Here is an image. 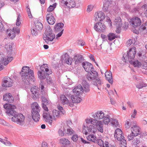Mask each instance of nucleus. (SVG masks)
<instances>
[{
  "mask_svg": "<svg viewBox=\"0 0 147 147\" xmlns=\"http://www.w3.org/2000/svg\"><path fill=\"white\" fill-rule=\"evenodd\" d=\"M136 48L135 47L130 48L126 55H123L122 60L125 63L129 61L130 64L134 67H139L142 65L141 63L138 60L134 59L136 54Z\"/></svg>",
  "mask_w": 147,
  "mask_h": 147,
  "instance_id": "f257e3e1",
  "label": "nucleus"
},
{
  "mask_svg": "<svg viewBox=\"0 0 147 147\" xmlns=\"http://www.w3.org/2000/svg\"><path fill=\"white\" fill-rule=\"evenodd\" d=\"M89 73L85 74L83 78L90 82L92 81V83L96 86L98 89H100L102 83L99 78L98 73L94 70H92Z\"/></svg>",
  "mask_w": 147,
  "mask_h": 147,
  "instance_id": "f03ea898",
  "label": "nucleus"
},
{
  "mask_svg": "<svg viewBox=\"0 0 147 147\" xmlns=\"http://www.w3.org/2000/svg\"><path fill=\"white\" fill-rule=\"evenodd\" d=\"M22 80L26 84H29L30 82L34 81L33 71L30 69L29 67L24 66L21 71Z\"/></svg>",
  "mask_w": 147,
  "mask_h": 147,
  "instance_id": "7ed1b4c3",
  "label": "nucleus"
},
{
  "mask_svg": "<svg viewBox=\"0 0 147 147\" xmlns=\"http://www.w3.org/2000/svg\"><path fill=\"white\" fill-rule=\"evenodd\" d=\"M31 114L32 118L35 121H38L40 119V115L39 112L40 111V108L38 103L35 102L31 104Z\"/></svg>",
  "mask_w": 147,
  "mask_h": 147,
  "instance_id": "20e7f679",
  "label": "nucleus"
},
{
  "mask_svg": "<svg viewBox=\"0 0 147 147\" xmlns=\"http://www.w3.org/2000/svg\"><path fill=\"white\" fill-rule=\"evenodd\" d=\"M55 38V35L52 32L51 29L50 27L48 28L45 32V35L43 36L44 40L48 43L53 41Z\"/></svg>",
  "mask_w": 147,
  "mask_h": 147,
  "instance_id": "39448f33",
  "label": "nucleus"
},
{
  "mask_svg": "<svg viewBox=\"0 0 147 147\" xmlns=\"http://www.w3.org/2000/svg\"><path fill=\"white\" fill-rule=\"evenodd\" d=\"M140 128L136 125H133L131 127V133L129 134L128 131L126 132V136H127L128 138H134L139 134Z\"/></svg>",
  "mask_w": 147,
  "mask_h": 147,
  "instance_id": "423d86ee",
  "label": "nucleus"
},
{
  "mask_svg": "<svg viewBox=\"0 0 147 147\" xmlns=\"http://www.w3.org/2000/svg\"><path fill=\"white\" fill-rule=\"evenodd\" d=\"M20 29L18 27H15L12 29H8L6 32V34L11 39H13L16 36V34L20 32Z\"/></svg>",
  "mask_w": 147,
  "mask_h": 147,
  "instance_id": "0eeeda50",
  "label": "nucleus"
},
{
  "mask_svg": "<svg viewBox=\"0 0 147 147\" xmlns=\"http://www.w3.org/2000/svg\"><path fill=\"white\" fill-rule=\"evenodd\" d=\"M43 28V25L40 22H37L35 24V26L31 30V32L32 35L36 36L38 33L40 32Z\"/></svg>",
  "mask_w": 147,
  "mask_h": 147,
  "instance_id": "6e6552de",
  "label": "nucleus"
},
{
  "mask_svg": "<svg viewBox=\"0 0 147 147\" xmlns=\"http://www.w3.org/2000/svg\"><path fill=\"white\" fill-rule=\"evenodd\" d=\"M42 117L43 120L51 126L52 125L53 119L51 111L43 112Z\"/></svg>",
  "mask_w": 147,
  "mask_h": 147,
  "instance_id": "1a4fd4ad",
  "label": "nucleus"
},
{
  "mask_svg": "<svg viewBox=\"0 0 147 147\" xmlns=\"http://www.w3.org/2000/svg\"><path fill=\"white\" fill-rule=\"evenodd\" d=\"M86 128L87 129L88 131L86 130H85L84 131L85 135L89 134L88 136V138H94L93 134H90V132L94 133L97 130L96 128L93 125H90L88 126H87Z\"/></svg>",
  "mask_w": 147,
  "mask_h": 147,
  "instance_id": "9d476101",
  "label": "nucleus"
},
{
  "mask_svg": "<svg viewBox=\"0 0 147 147\" xmlns=\"http://www.w3.org/2000/svg\"><path fill=\"white\" fill-rule=\"evenodd\" d=\"M13 59L12 57H9L2 54H0V63L4 65H7Z\"/></svg>",
  "mask_w": 147,
  "mask_h": 147,
  "instance_id": "9b49d317",
  "label": "nucleus"
},
{
  "mask_svg": "<svg viewBox=\"0 0 147 147\" xmlns=\"http://www.w3.org/2000/svg\"><path fill=\"white\" fill-rule=\"evenodd\" d=\"M3 107L6 109V113L8 115H10L12 112L15 111L14 110L16 109V107L14 105L7 103L4 105Z\"/></svg>",
  "mask_w": 147,
  "mask_h": 147,
  "instance_id": "f8f14e48",
  "label": "nucleus"
},
{
  "mask_svg": "<svg viewBox=\"0 0 147 147\" xmlns=\"http://www.w3.org/2000/svg\"><path fill=\"white\" fill-rule=\"evenodd\" d=\"M100 22H98L94 24V29L97 32H102L104 31L106 27L104 23Z\"/></svg>",
  "mask_w": 147,
  "mask_h": 147,
  "instance_id": "ddd939ff",
  "label": "nucleus"
},
{
  "mask_svg": "<svg viewBox=\"0 0 147 147\" xmlns=\"http://www.w3.org/2000/svg\"><path fill=\"white\" fill-rule=\"evenodd\" d=\"M95 21L98 22L102 21L105 19V16L104 13L101 11H97L95 13Z\"/></svg>",
  "mask_w": 147,
  "mask_h": 147,
  "instance_id": "4468645a",
  "label": "nucleus"
},
{
  "mask_svg": "<svg viewBox=\"0 0 147 147\" xmlns=\"http://www.w3.org/2000/svg\"><path fill=\"white\" fill-rule=\"evenodd\" d=\"M46 20L50 25H53L55 22V19L53 14L51 12L48 13L46 15Z\"/></svg>",
  "mask_w": 147,
  "mask_h": 147,
  "instance_id": "2eb2a0df",
  "label": "nucleus"
},
{
  "mask_svg": "<svg viewBox=\"0 0 147 147\" xmlns=\"http://www.w3.org/2000/svg\"><path fill=\"white\" fill-rule=\"evenodd\" d=\"M83 68L87 73L90 72L92 70H94L93 65L87 62H83Z\"/></svg>",
  "mask_w": 147,
  "mask_h": 147,
  "instance_id": "dca6fc26",
  "label": "nucleus"
},
{
  "mask_svg": "<svg viewBox=\"0 0 147 147\" xmlns=\"http://www.w3.org/2000/svg\"><path fill=\"white\" fill-rule=\"evenodd\" d=\"M13 80L9 77L4 78L3 82V86L5 87H9L12 86Z\"/></svg>",
  "mask_w": 147,
  "mask_h": 147,
  "instance_id": "f3484780",
  "label": "nucleus"
},
{
  "mask_svg": "<svg viewBox=\"0 0 147 147\" xmlns=\"http://www.w3.org/2000/svg\"><path fill=\"white\" fill-rule=\"evenodd\" d=\"M62 3L69 8L74 7L76 5L74 0H63Z\"/></svg>",
  "mask_w": 147,
  "mask_h": 147,
  "instance_id": "a211bd4d",
  "label": "nucleus"
},
{
  "mask_svg": "<svg viewBox=\"0 0 147 147\" xmlns=\"http://www.w3.org/2000/svg\"><path fill=\"white\" fill-rule=\"evenodd\" d=\"M104 113L102 111H98L92 115V117L95 119L98 120L104 117Z\"/></svg>",
  "mask_w": 147,
  "mask_h": 147,
  "instance_id": "6ab92c4d",
  "label": "nucleus"
},
{
  "mask_svg": "<svg viewBox=\"0 0 147 147\" xmlns=\"http://www.w3.org/2000/svg\"><path fill=\"white\" fill-rule=\"evenodd\" d=\"M3 100L10 103L13 102L14 101V98L12 95L9 93H6L3 95Z\"/></svg>",
  "mask_w": 147,
  "mask_h": 147,
  "instance_id": "aec40b11",
  "label": "nucleus"
},
{
  "mask_svg": "<svg viewBox=\"0 0 147 147\" xmlns=\"http://www.w3.org/2000/svg\"><path fill=\"white\" fill-rule=\"evenodd\" d=\"M51 113L53 121H56L60 116L61 115L59 111L56 109H53Z\"/></svg>",
  "mask_w": 147,
  "mask_h": 147,
  "instance_id": "412c9836",
  "label": "nucleus"
},
{
  "mask_svg": "<svg viewBox=\"0 0 147 147\" xmlns=\"http://www.w3.org/2000/svg\"><path fill=\"white\" fill-rule=\"evenodd\" d=\"M90 91V86L86 80L83 78V94L87 93Z\"/></svg>",
  "mask_w": 147,
  "mask_h": 147,
  "instance_id": "4be33fe9",
  "label": "nucleus"
},
{
  "mask_svg": "<svg viewBox=\"0 0 147 147\" xmlns=\"http://www.w3.org/2000/svg\"><path fill=\"white\" fill-rule=\"evenodd\" d=\"M89 141L96 142L101 147H105L104 146V142L100 138H87Z\"/></svg>",
  "mask_w": 147,
  "mask_h": 147,
  "instance_id": "5701e85b",
  "label": "nucleus"
},
{
  "mask_svg": "<svg viewBox=\"0 0 147 147\" xmlns=\"http://www.w3.org/2000/svg\"><path fill=\"white\" fill-rule=\"evenodd\" d=\"M96 124L94 125L96 126L98 130L100 132L102 133L103 132V122L102 121L96 120Z\"/></svg>",
  "mask_w": 147,
  "mask_h": 147,
  "instance_id": "b1692460",
  "label": "nucleus"
},
{
  "mask_svg": "<svg viewBox=\"0 0 147 147\" xmlns=\"http://www.w3.org/2000/svg\"><path fill=\"white\" fill-rule=\"evenodd\" d=\"M31 91L34 96V98H38L39 96V90L38 87L36 86H34L31 88Z\"/></svg>",
  "mask_w": 147,
  "mask_h": 147,
  "instance_id": "393cba45",
  "label": "nucleus"
},
{
  "mask_svg": "<svg viewBox=\"0 0 147 147\" xmlns=\"http://www.w3.org/2000/svg\"><path fill=\"white\" fill-rule=\"evenodd\" d=\"M131 24L134 27H137L141 25V21L140 18L136 17L132 20Z\"/></svg>",
  "mask_w": 147,
  "mask_h": 147,
  "instance_id": "a878e982",
  "label": "nucleus"
},
{
  "mask_svg": "<svg viewBox=\"0 0 147 147\" xmlns=\"http://www.w3.org/2000/svg\"><path fill=\"white\" fill-rule=\"evenodd\" d=\"M105 75L106 80H108L110 83L112 84L113 82V80L111 72L106 71L105 73Z\"/></svg>",
  "mask_w": 147,
  "mask_h": 147,
  "instance_id": "bb28decb",
  "label": "nucleus"
},
{
  "mask_svg": "<svg viewBox=\"0 0 147 147\" xmlns=\"http://www.w3.org/2000/svg\"><path fill=\"white\" fill-rule=\"evenodd\" d=\"M73 59L76 64L79 65L82 61V56L80 54L76 55Z\"/></svg>",
  "mask_w": 147,
  "mask_h": 147,
  "instance_id": "cd10ccee",
  "label": "nucleus"
},
{
  "mask_svg": "<svg viewBox=\"0 0 147 147\" xmlns=\"http://www.w3.org/2000/svg\"><path fill=\"white\" fill-rule=\"evenodd\" d=\"M82 87L81 85L79 84L73 90V92L75 95H79L81 92Z\"/></svg>",
  "mask_w": 147,
  "mask_h": 147,
  "instance_id": "c85d7f7f",
  "label": "nucleus"
},
{
  "mask_svg": "<svg viewBox=\"0 0 147 147\" xmlns=\"http://www.w3.org/2000/svg\"><path fill=\"white\" fill-rule=\"evenodd\" d=\"M48 68L49 67L47 64H44L40 67V69L42 70V71H44L45 72L46 71L47 72L46 73H47L48 75H49L52 74V71L50 69H49Z\"/></svg>",
  "mask_w": 147,
  "mask_h": 147,
  "instance_id": "c756f323",
  "label": "nucleus"
},
{
  "mask_svg": "<svg viewBox=\"0 0 147 147\" xmlns=\"http://www.w3.org/2000/svg\"><path fill=\"white\" fill-rule=\"evenodd\" d=\"M60 143L61 144V147H67L70 144V142L67 138H62L60 140Z\"/></svg>",
  "mask_w": 147,
  "mask_h": 147,
  "instance_id": "7c9ffc66",
  "label": "nucleus"
},
{
  "mask_svg": "<svg viewBox=\"0 0 147 147\" xmlns=\"http://www.w3.org/2000/svg\"><path fill=\"white\" fill-rule=\"evenodd\" d=\"M18 117V120L17 122V123L20 125H21L24 122L25 119L24 116L21 113H18L17 115L16 116Z\"/></svg>",
  "mask_w": 147,
  "mask_h": 147,
  "instance_id": "2f4dec72",
  "label": "nucleus"
},
{
  "mask_svg": "<svg viewBox=\"0 0 147 147\" xmlns=\"http://www.w3.org/2000/svg\"><path fill=\"white\" fill-rule=\"evenodd\" d=\"M47 74L45 72L39 71L38 72V78L41 80L45 79L47 78Z\"/></svg>",
  "mask_w": 147,
  "mask_h": 147,
  "instance_id": "473e14b6",
  "label": "nucleus"
},
{
  "mask_svg": "<svg viewBox=\"0 0 147 147\" xmlns=\"http://www.w3.org/2000/svg\"><path fill=\"white\" fill-rule=\"evenodd\" d=\"M115 138H125L122 134V132L120 129H117L114 134Z\"/></svg>",
  "mask_w": 147,
  "mask_h": 147,
  "instance_id": "72a5a7b5",
  "label": "nucleus"
},
{
  "mask_svg": "<svg viewBox=\"0 0 147 147\" xmlns=\"http://www.w3.org/2000/svg\"><path fill=\"white\" fill-rule=\"evenodd\" d=\"M60 100L61 103L63 105H68L69 103V100L64 95L61 96Z\"/></svg>",
  "mask_w": 147,
  "mask_h": 147,
  "instance_id": "f704fd0d",
  "label": "nucleus"
},
{
  "mask_svg": "<svg viewBox=\"0 0 147 147\" xmlns=\"http://www.w3.org/2000/svg\"><path fill=\"white\" fill-rule=\"evenodd\" d=\"M18 113L15 111L14 112H12V113H11V114H10V115H8L9 116H13L11 118V120L12 121L17 123V122L18 121H17L18 120L17 119H18L16 116L17 115Z\"/></svg>",
  "mask_w": 147,
  "mask_h": 147,
  "instance_id": "c9c22d12",
  "label": "nucleus"
},
{
  "mask_svg": "<svg viewBox=\"0 0 147 147\" xmlns=\"http://www.w3.org/2000/svg\"><path fill=\"white\" fill-rule=\"evenodd\" d=\"M115 25L117 28H121L122 25L121 19L120 17H117L115 20Z\"/></svg>",
  "mask_w": 147,
  "mask_h": 147,
  "instance_id": "e433bc0d",
  "label": "nucleus"
},
{
  "mask_svg": "<svg viewBox=\"0 0 147 147\" xmlns=\"http://www.w3.org/2000/svg\"><path fill=\"white\" fill-rule=\"evenodd\" d=\"M64 26V24L62 23H58L56 24L55 29L57 31L62 30L63 27Z\"/></svg>",
  "mask_w": 147,
  "mask_h": 147,
  "instance_id": "4c0bfd02",
  "label": "nucleus"
},
{
  "mask_svg": "<svg viewBox=\"0 0 147 147\" xmlns=\"http://www.w3.org/2000/svg\"><path fill=\"white\" fill-rule=\"evenodd\" d=\"M65 126H64L63 127L64 128V131L66 132V134L68 135H71L72 134H74V131L69 127L68 128H67V131H66V129H65Z\"/></svg>",
  "mask_w": 147,
  "mask_h": 147,
  "instance_id": "58836bf2",
  "label": "nucleus"
},
{
  "mask_svg": "<svg viewBox=\"0 0 147 147\" xmlns=\"http://www.w3.org/2000/svg\"><path fill=\"white\" fill-rule=\"evenodd\" d=\"M118 140L120 141L121 147H127V143L126 140L124 138H117Z\"/></svg>",
  "mask_w": 147,
  "mask_h": 147,
  "instance_id": "ea45409f",
  "label": "nucleus"
},
{
  "mask_svg": "<svg viewBox=\"0 0 147 147\" xmlns=\"http://www.w3.org/2000/svg\"><path fill=\"white\" fill-rule=\"evenodd\" d=\"M97 120L93 119L92 118H87L85 120V122L86 123L88 124H90V123L94 125L96 124V121Z\"/></svg>",
  "mask_w": 147,
  "mask_h": 147,
  "instance_id": "a19ab883",
  "label": "nucleus"
},
{
  "mask_svg": "<svg viewBox=\"0 0 147 147\" xmlns=\"http://www.w3.org/2000/svg\"><path fill=\"white\" fill-rule=\"evenodd\" d=\"M64 59L65 61L67 64L71 65L72 63V59L67 54H65L64 56Z\"/></svg>",
  "mask_w": 147,
  "mask_h": 147,
  "instance_id": "79ce46f5",
  "label": "nucleus"
},
{
  "mask_svg": "<svg viewBox=\"0 0 147 147\" xmlns=\"http://www.w3.org/2000/svg\"><path fill=\"white\" fill-rule=\"evenodd\" d=\"M110 4V3L109 1H107L105 2L102 7V9L105 12L108 11Z\"/></svg>",
  "mask_w": 147,
  "mask_h": 147,
  "instance_id": "37998d69",
  "label": "nucleus"
},
{
  "mask_svg": "<svg viewBox=\"0 0 147 147\" xmlns=\"http://www.w3.org/2000/svg\"><path fill=\"white\" fill-rule=\"evenodd\" d=\"M76 96H71V98L73 103H79L81 100V98Z\"/></svg>",
  "mask_w": 147,
  "mask_h": 147,
  "instance_id": "c03bdc74",
  "label": "nucleus"
},
{
  "mask_svg": "<svg viewBox=\"0 0 147 147\" xmlns=\"http://www.w3.org/2000/svg\"><path fill=\"white\" fill-rule=\"evenodd\" d=\"M129 141L132 140V144L133 145H138L140 143V140L139 138H129Z\"/></svg>",
  "mask_w": 147,
  "mask_h": 147,
  "instance_id": "a18cd8bd",
  "label": "nucleus"
},
{
  "mask_svg": "<svg viewBox=\"0 0 147 147\" xmlns=\"http://www.w3.org/2000/svg\"><path fill=\"white\" fill-rule=\"evenodd\" d=\"M47 95L45 96L44 95H42V96L41 99L42 102V105H47L49 104V100L45 96L47 97Z\"/></svg>",
  "mask_w": 147,
  "mask_h": 147,
  "instance_id": "49530a36",
  "label": "nucleus"
},
{
  "mask_svg": "<svg viewBox=\"0 0 147 147\" xmlns=\"http://www.w3.org/2000/svg\"><path fill=\"white\" fill-rule=\"evenodd\" d=\"M107 37L108 40L110 41L112 40L117 37L115 34L112 33L109 34L107 35Z\"/></svg>",
  "mask_w": 147,
  "mask_h": 147,
  "instance_id": "de8ad7c7",
  "label": "nucleus"
},
{
  "mask_svg": "<svg viewBox=\"0 0 147 147\" xmlns=\"http://www.w3.org/2000/svg\"><path fill=\"white\" fill-rule=\"evenodd\" d=\"M0 141L7 146H9L11 144L9 141L3 138H0Z\"/></svg>",
  "mask_w": 147,
  "mask_h": 147,
  "instance_id": "09e8293b",
  "label": "nucleus"
},
{
  "mask_svg": "<svg viewBox=\"0 0 147 147\" xmlns=\"http://www.w3.org/2000/svg\"><path fill=\"white\" fill-rule=\"evenodd\" d=\"M103 121L105 124H108L109 123L110 121H111V120L109 118V117L105 116L104 118H103Z\"/></svg>",
  "mask_w": 147,
  "mask_h": 147,
  "instance_id": "8fccbe9b",
  "label": "nucleus"
},
{
  "mask_svg": "<svg viewBox=\"0 0 147 147\" xmlns=\"http://www.w3.org/2000/svg\"><path fill=\"white\" fill-rule=\"evenodd\" d=\"M56 3H55L53 4L52 5H51L47 9V11L49 12H50L52 11L56 7Z\"/></svg>",
  "mask_w": 147,
  "mask_h": 147,
  "instance_id": "3c124183",
  "label": "nucleus"
},
{
  "mask_svg": "<svg viewBox=\"0 0 147 147\" xmlns=\"http://www.w3.org/2000/svg\"><path fill=\"white\" fill-rule=\"evenodd\" d=\"M139 29L141 30H147V22H146L145 23L143 24L140 27Z\"/></svg>",
  "mask_w": 147,
  "mask_h": 147,
  "instance_id": "603ef678",
  "label": "nucleus"
},
{
  "mask_svg": "<svg viewBox=\"0 0 147 147\" xmlns=\"http://www.w3.org/2000/svg\"><path fill=\"white\" fill-rule=\"evenodd\" d=\"M129 119H127L125 121V128L127 129H129L131 125V124L129 122Z\"/></svg>",
  "mask_w": 147,
  "mask_h": 147,
  "instance_id": "864d4df0",
  "label": "nucleus"
},
{
  "mask_svg": "<svg viewBox=\"0 0 147 147\" xmlns=\"http://www.w3.org/2000/svg\"><path fill=\"white\" fill-rule=\"evenodd\" d=\"M94 5H90L88 6L86 11L87 12L89 13L92 11L94 7Z\"/></svg>",
  "mask_w": 147,
  "mask_h": 147,
  "instance_id": "5fc2aeb1",
  "label": "nucleus"
},
{
  "mask_svg": "<svg viewBox=\"0 0 147 147\" xmlns=\"http://www.w3.org/2000/svg\"><path fill=\"white\" fill-rule=\"evenodd\" d=\"M146 86V84L142 82L140 83L139 84L136 85V87L138 89L142 88Z\"/></svg>",
  "mask_w": 147,
  "mask_h": 147,
  "instance_id": "6e6d98bb",
  "label": "nucleus"
},
{
  "mask_svg": "<svg viewBox=\"0 0 147 147\" xmlns=\"http://www.w3.org/2000/svg\"><path fill=\"white\" fill-rule=\"evenodd\" d=\"M21 16L20 15H19L18 17V18L16 20V25L17 26H19L20 25L21 23V19L20 18Z\"/></svg>",
  "mask_w": 147,
  "mask_h": 147,
  "instance_id": "4d7b16f0",
  "label": "nucleus"
},
{
  "mask_svg": "<svg viewBox=\"0 0 147 147\" xmlns=\"http://www.w3.org/2000/svg\"><path fill=\"white\" fill-rule=\"evenodd\" d=\"M41 85V92L42 94V95H44L45 96V95H47V93H46L45 92L43 91L44 90L43 89L44 88V86L43 85V83L41 82L40 84Z\"/></svg>",
  "mask_w": 147,
  "mask_h": 147,
  "instance_id": "13d9d810",
  "label": "nucleus"
},
{
  "mask_svg": "<svg viewBox=\"0 0 147 147\" xmlns=\"http://www.w3.org/2000/svg\"><path fill=\"white\" fill-rule=\"evenodd\" d=\"M140 138H143L144 137H147V132L145 131L140 133Z\"/></svg>",
  "mask_w": 147,
  "mask_h": 147,
  "instance_id": "bf43d9fd",
  "label": "nucleus"
},
{
  "mask_svg": "<svg viewBox=\"0 0 147 147\" xmlns=\"http://www.w3.org/2000/svg\"><path fill=\"white\" fill-rule=\"evenodd\" d=\"M112 123L115 126H116L119 125V123L117 120L115 119H113Z\"/></svg>",
  "mask_w": 147,
  "mask_h": 147,
  "instance_id": "052dcab7",
  "label": "nucleus"
},
{
  "mask_svg": "<svg viewBox=\"0 0 147 147\" xmlns=\"http://www.w3.org/2000/svg\"><path fill=\"white\" fill-rule=\"evenodd\" d=\"M57 108L62 114H64L65 113V112L63 111V108L62 107L59 105L57 106Z\"/></svg>",
  "mask_w": 147,
  "mask_h": 147,
  "instance_id": "680f3d73",
  "label": "nucleus"
},
{
  "mask_svg": "<svg viewBox=\"0 0 147 147\" xmlns=\"http://www.w3.org/2000/svg\"><path fill=\"white\" fill-rule=\"evenodd\" d=\"M0 123L5 125H8L7 123L4 120L0 119Z\"/></svg>",
  "mask_w": 147,
  "mask_h": 147,
  "instance_id": "e2e57ef3",
  "label": "nucleus"
},
{
  "mask_svg": "<svg viewBox=\"0 0 147 147\" xmlns=\"http://www.w3.org/2000/svg\"><path fill=\"white\" fill-rule=\"evenodd\" d=\"M106 21L108 23V24H109L110 26H112V22H111V20H110V18H109V17H107Z\"/></svg>",
  "mask_w": 147,
  "mask_h": 147,
  "instance_id": "0e129e2a",
  "label": "nucleus"
},
{
  "mask_svg": "<svg viewBox=\"0 0 147 147\" xmlns=\"http://www.w3.org/2000/svg\"><path fill=\"white\" fill-rule=\"evenodd\" d=\"M83 43L82 39H78L77 40V44L79 46H82V43Z\"/></svg>",
  "mask_w": 147,
  "mask_h": 147,
  "instance_id": "69168bd1",
  "label": "nucleus"
},
{
  "mask_svg": "<svg viewBox=\"0 0 147 147\" xmlns=\"http://www.w3.org/2000/svg\"><path fill=\"white\" fill-rule=\"evenodd\" d=\"M133 40L130 39L128 40L127 43V47L129 46L133 43Z\"/></svg>",
  "mask_w": 147,
  "mask_h": 147,
  "instance_id": "338daca9",
  "label": "nucleus"
},
{
  "mask_svg": "<svg viewBox=\"0 0 147 147\" xmlns=\"http://www.w3.org/2000/svg\"><path fill=\"white\" fill-rule=\"evenodd\" d=\"M105 147H116V146L115 145H111L109 146L108 142H107L105 141Z\"/></svg>",
  "mask_w": 147,
  "mask_h": 147,
  "instance_id": "774afa93",
  "label": "nucleus"
}]
</instances>
